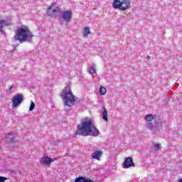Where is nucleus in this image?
Masks as SVG:
<instances>
[{
	"mask_svg": "<svg viewBox=\"0 0 182 182\" xmlns=\"http://www.w3.org/2000/svg\"><path fill=\"white\" fill-rule=\"evenodd\" d=\"M76 136H92L96 137L99 136V129L95 125V122L89 117L81 119L80 124L77 125V130L75 133Z\"/></svg>",
	"mask_w": 182,
	"mask_h": 182,
	"instance_id": "nucleus-1",
	"label": "nucleus"
},
{
	"mask_svg": "<svg viewBox=\"0 0 182 182\" xmlns=\"http://www.w3.org/2000/svg\"><path fill=\"white\" fill-rule=\"evenodd\" d=\"M14 41H19L20 43L24 42H32L33 34L29 30V28L25 26L18 28L16 31V36L14 37Z\"/></svg>",
	"mask_w": 182,
	"mask_h": 182,
	"instance_id": "nucleus-2",
	"label": "nucleus"
},
{
	"mask_svg": "<svg viewBox=\"0 0 182 182\" xmlns=\"http://www.w3.org/2000/svg\"><path fill=\"white\" fill-rule=\"evenodd\" d=\"M61 99L64 101V105L68 107H72L73 105H77V100L76 97L73 95L72 90H70V86L65 87L60 94Z\"/></svg>",
	"mask_w": 182,
	"mask_h": 182,
	"instance_id": "nucleus-3",
	"label": "nucleus"
},
{
	"mask_svg": "<svg viewBox=\"0 0 182 182\" xmlns=\"http://www.w3.org/2000/svg\"><path fill=\"white\" fill-rule=\"evenodd\" d=\"M112 6L114 9L119 11H127L130 8V0H114Z\"/></svg>",
	"mask_w": 182,
	"mask_h": 182,
	"instance_id": "nucleus-4",
	"label": "nucleus"
},
{
	"mask_svg": "<svg viewBox=\"0 0 182 182\" xmlns=\"http://www.w3.org/2000/svg\"><path fill=\"white\" fill-rule=\"evenodd\" d=\"M23 102V95L22 94H18L16 95H14L13 100H12V106L14 108L17 107Z\"/></svg>",
	"mask_w": 182,
	"mask_h": 182,
	"instance_id": "nucleus-5",
	"label": "nucleus"
},
{
	"mask_svg": "<svg viewBox=\"0 0 182 182\" xmlns=\"http://www.w3.org/2000/svg\"><path fill=\"white\" fill-rule=\"evenodd\" d=\"M61 18L64 22H70V21H72V11L69 10L62 11Z\"/></svg>",
	"mask_w": 182,
	"mask_h": 182,
	"instance_id": "nucleus-6",
	"label": "nucleus"
},
{
	"mask_svg": "<svg viewBox=\"0 0 182 182\" xmlns=\"http://www.w3.org/2000/svg\"><path fill=\"white\" fill-rule=\"evenodd\" d=\"M9 25H12V20L9 17H6V19L0 21V32L5 33L3 28L4 26H9Z\"/></svg>",
	"mask_w": 182,
	"mask_h": 182,
	"instance_id": "nucleus-7",
	"label": "nucleus"
},
{
	"mask_svg": "<svg viewBox=\"0 0 182 182\" xmlns=\"http://www.w3.org/2000/svg\"><path fill=\"white\" fill-rule=\"evenodd\" d=\"M123 168H130V167H134V162H133V158H126L122 163Z\"/></svg>",
	"mask_w": 182,
	"mask_h": 182,
	"instance_id": "nucleus-8",
	"label": "nucleus"
},
{
	"mask_svg": "<svg viewBox=\"0 0 182 182\" xmlns=\"http://www.w3.org/2000/svg\"><path fill=\"white\" fill-rule=\"evenodd\" d=\"M53 161H55V159L48 156H43L40 160L41 164L43 166H50V163H53Z\"/></svg>",
	"mask_w": 182,
	"mask_h": 182,
	"instance_id": "nucleus-9",
	"label": "nucleus"
},
{
	"mask_svg": "<svg viewBox=\"0 0 182 182\" xmlns=\"http://www.w3.org/2000/svg\"><path fill=\"white\" fill-rule=\"evenodd\" d=\"M56 12H59V8L57 7L55 9V6L52 4L48 9L47 15L48 16H55Z\"/></svg>",
	"mask_w": 182,
	"mask_h": 182,
	"instance_id": "nucleus-10",
	"label": "nucleus"
},
{
	"mask_svg": "<svg viewBox=\"0 0 182 182\" xmlns=\"http://www.w3.org/2000/svg\"><path fill=\"white\" fill-rule=\"evenodd\" d=\"M162 126H163V122H161V120H159L158 124H153L152 123L147 124V127L150 130H154V127L156 129H160V127H162Z\"/></svg>",
	"mask_w": 182,
	"mask_h": 182,
	"instance_id": "nucleus-11",
	"label": "nucleus"
},
{
	"mask_svg": "<svg viewBox=\"0 0 182 182\" xmlns=\"http://www.w3.org/2000/svg\"><path fill=\"white\" fill-rule=\"evenodd\" d=\"M102 151L97 150L92 152V157L94 160H100V157H102Z\"/></svg>",
	"mask_w": 182,
	"mask_h": 182,
	"instance_id": "nucleus-12",
	"label": "nucleus"
},
{
	"mask_svg": "<svg viewBox=\"0 0 182 182\" xmlns=\"http://www.w3.org/2000/svg\"><path fill=\"white\" fill-rule=\"evenodd\" d=\"M75 182H94V181H92V179H90L89 178H85L83 176H80L75 179Z\"/></svg>",
	"mask_w": 182,
	"mask_h": 182,
	"instance_id": "nucleus-13",
	"label": "nucleus"
},
{
	"mask_svg": "<svg viewBox=\"0 0 182 182\" xmlns=\"http://www.w3.org/2000/svg\"><path fill=\"white\" fill-rule=\"evenodd\" d=\"M90 75H95L96 73V65L92 64L88 70Z\"/></svg>",
	"mask_w": 182,
	"mask_h": 182,
	"instance_id": "nucleus-14",
	"label": "nucleus"
},
{
	"mask_svg": "<svg viewBox=\"0 0 182 182\" xmlns=\"http://www.w3.org/2000/svg\"><path fill=\"white\" fill-rule=\"evenodd\" d=\"M106 92H107L106 87H105L103 86H100V96H103V95H106Z\"/></svg>",
	"mask_w": 182,
	"mask_h": 182,
	"instance_id": "nucleus-15",
	"label": "nucleus"
},
{
	"mask_svg": "<svg viewBox=\"0 0 182 182\" xmlns=\"http://www.w3.org/2000/svg\"><path fill=\"white\" fill-rule=\"evenodd\" d=\"M7 139H9L11 143H14V140L15 139V136L14 135V133H8L6 135Z\"/></svg>",
	"mask_w": 182,
	"mask_h": 182,
	"instance_id": "nucleus-16",
	"label": "nucleus"
},
{
	"mask_svg": "<svg viewBox=\"0 0 182 182\" xmlns=\"http://www.w3.org/2000/svg\"><path fill=\"white\" fill-rule=\"evenodd\" d=\"M90 33V30L89 29V27H85L83 31V36L84 38H86L87 35Z\"/></svg>",
	"mask_w": 182,
	"mask_h": 182,
	"instance_id": "nucleus-17",
	"label": "nucleus"
},
{
	"mask_svg": "<svg viewBox=\"0 0 182 182\" xmlns=\"http://www.w3.org/2000/svg\"><path fill=\"white\" fill-rule=\"evenodd\" d=\"M102 119L105 122H107V110H106L105 108L104 112H102Z\"/></svg>",
	"mask_w": 182,
	"mask_h": 182,
	"instance_id": "nucleus-18",
	"label": "nucleus"
},
{
	"mask_svg": "<svg viewBox=\"0 0 182 182\" xmlns=\"http://www.w3.org/2000/svg\"><path fill=\"white\" fill-rule=\"evenodd\" d=\"M154 119L153 114H149L146 115L145 117V120H146V122H151V120Z\"/></svg>",
	"mask_w": 182,
	"mask_h": 182,
	"instance_id": "nucleus-19",
	"label": "nucleus"
},
{
	"mask_svg": "<svg viewBox=\"0 0 182 182\" xmlns=\"http://www.w3.org/2000/svg\"><path fill=\"white\" fill-rule=\"evenodd\" d=\"M161 149V146L160 144H156L154 146V151H159V150Z\"/></svg>",
	"mask_w": 182,
	"mask_h": 182,
	"instance_id": "nucleus-20",
	"label": "nucleus"
},
{
	"mask_svg": "<svg viewBox=\"0 0 182 182\" xmlns=\"http://www.w3.org/2000/svg\"><path fill=\"white\" fill-rule=\"evenodd\" d=\"M33 109H35V103L33 102V101H31V105L29 107V112H32V110H33Z\"/></svg>",
	"mask_w": 182,
	"mask_h": 182,
	"instance_id": "nucleus-21",
	"label": "nucleus"
},
{
	"mask_svg": "<svg viewBox=\"0 0 182 182\" xmlns=\"http://www.w3.org/2000/svg\"><path fill=\"white\" fill-rule=\"evenodd\" d=\"M6 180H8V178L5 176H0V182H5Z\"/></svg>",
	"mask_w": 182,
	"mask_h": 182,
	"instance_id": "nucleus-22",
	"label": "nucleus"
},
{
	"mask_svg": "<svg viewBox=\"0 0 182 182\" xmlns=\"http://www.w3.org/2000/svg\"><path fill=\"white\" fill-rule=\"evenodd\" d=\"M12 89H14V85L9 86V90H12Z\"/></svg>",
	"mask_w": 182,
	"mask_h": 182,
	"instance_id": "nucleus-23",
	"label": "nucleus"
},
{
	"mask_svg": "<svg viewBox=\"0 0 182 182\" xmlns=\"http://www.w3.org/2000/svg\"><path fill=\"white\" fill-rule=\"evenodd\" d=\"M146 59H150V55H147Z\"/></svg>",
	"mask_w": 182,
	"mask_h": 182,
	"instance_id": "nucleus-24",
	"label": "nucleus"
}]
</instances>
